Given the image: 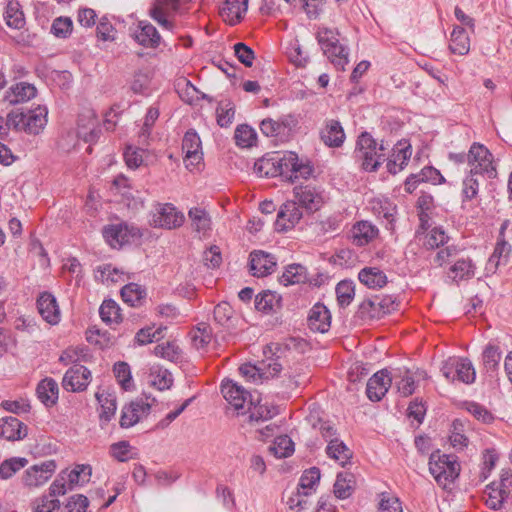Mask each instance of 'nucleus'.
Wrapping results in <instances>:
<instances>
[{
  "instance_id": "nucleus-1",
  "label": "nucleus",
  "mask_w": 512,
  "mask_h": 512,
  "mask_svg": "<svg viewBox=\"0 0 512 512\" xmlns=\"http://www.w3.org/2000/svg\"><path fill=\"white\" fill-rule=\"evenodd\" d=\"M385 150L383 143L378 144L370 133L363 132L357 139L354 154L365 171L373 172L385 161Z\"/></svg>"
},
{
  "instance_id": "nucleus-2",
  "label": "nucleus",
  "mask_w": 512,
  "mask_h": 512,
  "mask_svg": "<svg viewBox=\"0 0 512 512\" xmlns=\"http://www.w3.org/2000/svg\"><path fill=\"white\" fill-rule=\"evenodd\" d=\"M47 114V108L42 106L27 112L12 110L9 112V123L15 131L38 135L47 124Z\"/></svg>"
},
{
  "instance_id": "nucleus-3",
  "label": "nucleus",
  "mask_w": 512,
  "mask_h": 512,
  "mask_svg": "<svg viewBox=\"0 0 512 512\" xmlns=\"http://www.w3.org/2000/svg\"><path fill=\"white\" fill-rule=\"evenodd\" d=\"M429 471L436 482L446 488L458 477L460 465L455 456L440 454V451H436L430 455Z\"/></svg>"
},
{
  "instance_id": "nucleus-4",
  "label": "nucleus",
  "mask_w": 512,
  "mask_h": 512,
  "mask_svg": "<svg viewBox=\"0 0 512 512\" xmlns=\"http://www.w3.org/2000/svg\"><path fill=\"white\" fill-rule=\"evenodd\" d=\"M317 40L324 54L339 70H345L348 64V52L337 38V33L329 28H322L317 33Z\"/></svg>"
},
{
  "instance_id": "nucleus-5",
  "label": "nucleus",
  "mask_w": 512,
  "mask_h": 512,
  "mask_svg": "<svg viewBox=\"0 0 512 512\" xmlns=\"http://www.w3.org/2000/svg\"><path fill=\"white\" fill-rule=\"evenodd\" d=\"M467 162L474 174H485L490 179L497 175L496 168L493 166V156L482 144H472L467 153Z\"/></svg>"
},
{
  "instance_id": "nucleus-6",
  "label": "nucleus",
  "mask_w": 512,
  "mask_h": 512,
  "mask_svg": "<svg viewBox=\"0 0 512 512\" xmlns=\"http://www.w3.org/2000/svg\"><path fill=\"white\" fill-rule=\"evenodd\" d=\"M103 237L113 247H121L141 237L139 228L127 223H117L103 228Z\"/></svg>"
},
{
  "instance_id": "nucleus-7",
  "label": "nucleus",
  "mask_w": 512,
  "mask_h": 512,
  "mask_svg": "<svg viewBox=\"0 0 512 512\" xmlns=\"http://www.w3.org/2000/svg\"><path fill=\"white\" fill-rule=\"evenodd\" d=\"M183 213L176 210L172 204H159L152 217V225L158 228L174 229L184 223Z\"/></svg>"
},
{
  "instance_id": "nucleus-8",
  "label": "nucleus",
  "mask_w": 512,
  "mask_h": 512,
  "mask_svg": "<svg viewBox=\"0 0 512 512\" xmlns=\"http://www.w3.org/2000/svg\"><path fill=\"white\" fill-rule=\"evenodd\" d=\"M90 379V370L82 365H74L66 371L62 386L67 391L80 392L87 388Z\"/></svg>"
},
{
  "instance_id": "nucleus-9",
  "label": "nucleus",
  "mask_w": 512,
  "mask_h": 512,
  "mask_svg": "<svg viewBox=\"0 0 512 512\" xmlns=\"http://www.w3.org/2000/svg\"><path fill=\"white\" fill-rule=\"evenodd\" d=\"M221 392L226 401L237 411L243 410L246 403H251V394L232 380L222 382Z\"/></svg>"
},
{
  "instance_id": "nucleus-10",
  "label": "nucleus",
  "mask_w": 512,
  "mask_h": 512,
  "mask_svg": "<svg viewBox=\"0 0 512 512\" xmlns=\"http://www.w3.org/2000/svg\"><path fill=\"white\" fill-rule=\"evenodd\" d=\"M56 469L53 460L45 461L39 465H33L25 471L23 482L28 487H38L45 484Z\"/></svg>"
},
{
  "instance_id": "nucleus-11",
  "label": "nucleus",
  "mask_w": 512,
  "mask_h": 512,
  "mask_svg": "<svg viewBox=\"0 0 512 512\" xmlns=\"http://www.w3.org/2000/svg\"><path fill=\"white\" fill-rule=\"evenodd\" d=\"M396 375H388V371L383 369L376 372L367 382L366 394L371 401H380L387 393Z\"/></svg>"
},
{
  "instance_id": "nucleus-12",
  "label": "nucleus",
  "mask_w": 512,
  "mask_h": 512,
  "mask_svg": "<svg viewBox=\"0 0 512 512\" xmlns=\"http://www.w3.org/2000/svg\"><path fill=\"white\" fill-rule=\"evenodd\" d=\"M302 218V212L295 201L284 203L277 214L275 229L279 232L292 229Z\"/></svg>"
},
{
  "instance_id": "nucleus-13",
  "label": "nucleus",
  "mask_w": 512,
  "mask_h": 512,
  "mask_svg": "<svg viewBox=\"0 0 512 512\" xmlns=\"http://www.w3.org/2000/svg\"><path fill=\"white\" fill-rule=\"evenodd\" d=\"M202 145L198 134L194 130H189L185 133L182 140V150L185 153L186 167L190 165H197L202 160Z\"/></svg>"
},
{
  "instance_id": "nucleus-14",
  "label": "nucleus",
  "mask_w": 512,
  "mask_h": 512,
  "mask_svg": "<svg viewBox=\"0 0 512 512\" xmlns=\"http://www.w3.org/2000/svg\"><path fill=\"white\" fill-rule=\"evenodd\" d=\"M293 191L298 203L310 212L317 211L324 202L322 193L310 185L296 186Z\"/></svg>"
},
{
  "instance_id": "nucleus-15",
  "label": "nucleus",
  "mask_w": 512,
  "mask_h": 512,
  "mask_svg": "<svg viewBox=\"0 0 512 512\" xmlns=\"http://www.w3.org/2000/svg\"><path fill=\"white\" fill-rule=\"evenodd\" d=\"M150 404L143 399L132 401L129 405L124 406L120 418V426L129 428L138 423L142 415H147L150 411Z\"/></svg>"
},
{
  "instance_id": "nucleus-16",
  "label": "nucleus",
  "mask_w": 512,
  "mask_h": 512,
  "mask_svg": "<svg viewBox=\"0 0 512 512\" xmlns=\"http://www.w3.org/2000/svg\"><path fill=\"white\" fill-rule=\"evenodd\" d=\"M282 166L283 174L291 172L295 178L302 177L307 179L313 173V167L309 163L299 161L296 153L288 152L277 160Z\"/></svg>"
},
{
  "instance_id": "nucleus-17",
  "label": "nucleus",
  "mask_w": 512,
  "mask_h": 512,
  "mask_svg": "<svg viewBox=\"0 0 512 512\" xmlns=\"http://www.w3.org/2000/svg\"><path fill=\"white\" fill-rule=\"evenodd\" d=\"M276 267L274 257L264 251H253L250 254V270L253 276L264 277L271 274Z\"/></svg>"
},
{
  "instance_id": "nucleus-18",
  "label": "nucleus",
  "mask_w": 512,
  "mask_h": 512,
  "mask_svg": "<svg viewBox=\"0 0 512 512\" xmlns=\"http://www.w3.org/2000/svg\"><path fill=\"white\" fill-rule=\"evenodd\" d=\"M379 230L369 221H359L350 230V239L355 246L369 244L378 236Z\"/></svg>"
},
{
  "instance_id": "nucleus-19",
  "label": "nucleus",
  "mask_w": 512,
  "mask_h": 512,
  "mask_svg": "<svg viewBox=\"0 0 512 512\" xmlns=\"http://www.w3.org/2000/svg\"><path fill=\"white\" fill-rule=\"evenodd\" d=\"M28 428L16 417H4L0 419V437L8 441L22 440L27 436Z\"/></svg>"
},
{
  "instance_id": "nucleus-20",
  "label": "nucleus",
  "mask_w": 512,
  "mask_h": 512,
  "mask_svg": "<svg viewBox=\"0 0 512 512\" xmlns=\"http://www.w3.org/2000/svg\"><path fill=\"white\" fill-rule=\"evenodd\" d=\"M37 308L42 318L55 325L60 321V310L56 298L49 292H43L37 299Z\"/></svg>"
},
{
  "instance_id": "nucleus-21",
  "label": "nucleus",
  "mask_w": 512,
  "mask_h": 512,
  "mask_svg": "<svg viewBox=\"0 0 512 512\" xmlns=\"http://www.w3.org/2000/svg\"><path fill=\"white\" fill-rule=\"evenodd\" d=\"M134 40L146 48H157L161 37L157 29L149 22L140 21L133 33Z\"/></svg>"
},
{
  "instance_id": "nucleus-22",
  "label": "nucleus",
  "mask_w": 512,
  "mask_h": 512,
  "mask_svg": "<svg viewBox=\"0 0 512 512\" xmlns=\"http://www.w3.org/2000/svg\"><path fill=\"white\" fill-rule=\"evenodd\" d=\"M308 326L312 331L325 333L331 324V315L326 306L321 303L315 304L308 315Z\"/></svg>"
},
{
  "instance_id": "nucleus-23",
  "label": "nucleus",
  "mask_w": 512,
  "mask_h": 512,
  "mask_svg": "<svg viewBox=\"0 0 512 512\" xmlns=\"http://www.w3.org/2000/svg\"><path fill=\"white\" fill-rule=\"evenodd\" d=\"M248 9V0H225L220 15L229 25L238 24Z\"/></svg>"
},
{
  "instance_id": "nucleus-24",
  "label": "nucleus",
  "mask_w": 512,
  "mask_h": 512,
  "mask_svg": "<svg viewBox=\"0 0 512 512\" xmlns=\"http://www.w3.org/2000/svg\"><path fill=\"white\" fill-rule=\"evenodd\" d=\"M321 140L329 147H340L345 140V133L337 120L326 121L325 127L320 132Z\"/></svg>"
},
{
  "instance_id": "nucleus-25",
  "label": "nucleus",
  "mask_w": 512,
  "mask_h": 512,
  "mask_svg": "<svg viewBox=\"0 0 512 512\" xmlns=\"http://www.w3.org/2000/svg\"><path fill=\"white\" fill-rule=\"evenodd\" d=\"M37 90L34 85L27 82H20L7 91L4 101L10 105L26 102L36 96Z\"/></svg>"
},
{
  "instance_id": "nucleus-26",
  "label": "nucleus",
  "mask_w": 512,
  "mask_h": 512,
  "mask_svg": "<svg viewBox=\"0 0 512 512\" xmlns=\"http://www.w3.org/2000/svg\"><path fill=\"white\" fill-rule=\"evenodd\" d=\"M36 393L46 407H52L57 403L59 387L53 378H45L37 385Z\"/></svg>"
},
{
  "instance_id": "nucleus-27",
  "label": "nucleus",
  "mask_w": 512,
  "mask_h": 512,
  "mask_svg": "<svg viewBox=\"0 0 512 512\" xmlns=\"http://www.w3.org/2000/svg\"><path fill=\"white\" fill-rule=\"evenodd\" d=\"M359 281L371 289L382 288L387 283V277L377 267H365L358 274Z\"/></svg>"
},
{
  "instance_id": "nucleus-28",
  "label": "nucleus",
  "mask_w": 512,
  "mask_h": 512,
  "mask_svg": "<svg viewBox=\"0 0 512 512\" xmlns=\"http://www.w3.org/2000/svg\"><path fill=\"white\" fill-rule=\"evenodd\" d=\"M508 497V494L496 483V481L487 485L483 493L485 504L492 510H499L503 508Z\"/></svg>"
},
{
  "instance_id": "nucleus-29",
  "label": "nucleus",
  "mask_w": 512,
  "mask_h": 512,
  "mask_svg": "<svg viewBox=\"0 0 512 512\" xmlns=\"http://www.w3.org/2000/svg\"><path fill=\"white\" fill-rule=\"evenodd\" d=\"M281 307V296L271 291H263L255 297L257 311L269 314L276 312Z\"/></svg>"
},
{
  "instance_id": "nucleus-30",
  "label": "nucleus",
  "mask_w": 512,
  "mask_h": 512,
  "mask_svg": "<svg viewBox=\"0 0 512 512\" xmlns=\"http://www.w3.org/2000/svg\"><path fill=\"white\" fill-rule=\"evenodd\" d=\"M327 455L338 461L343 467L349 463L352 458V451L338 438L328 440L326 448Z\"/></svg>"
},
{
  "instance_id": "nucleus-31",
  "label": "nucleus",
  "mask_w": 512,
  "mask_h": 512,
  "mask_svg": "<svg viewBox=\"0 0 512 512\" xmlns=\"http://www.w3.org/2000/svg\"><path fill=\"white\" fill-rule=\"evenodd\" d=\"M96 398L101 406L99 413L100 421L103 424H107L115 415L117 409L116 397L112 393L97 392Z\"/></svg>"
},
{
  "instance_id": "nucleus-32",
  "label": "nucleus",
  "mask_w": 512,
  "mask_h": 512,
  "mask_svg": "<svg viewBox=\"0 0 512 512\" xmlns=\"http://www.w3.org/2000/svg\"><path fill=\"white\" fill-rule=\"evenodd\" d=\"M188 216L195 232L205 235L211 229V218L204 209L193 207L189 210Z\"/></svg>"
},
{
  "instance_id": "nucleus-33",
  "label": "nucleus",
  "mask_w": 512,
  "mask_h": 512,
  "mask_svg": "<svg viewBox=\"0 0 512 512\" xmlns=\"http://www.w3.org/2000/svg\"><path fill=\"white\" fill-rule=\"evenodd\" d=\"M355 487V477L349 472H341L337 474L334 483V494L339 499H346L352 495Z\"/></svg>"
},
{
  "instance_id": "nucleus-34",
  "label": "nucleus",
  "mask_w": 512,
  "mask_h": 512,
  "mask_svg": "<svg viewBox=\"0 0 512 512\" xmlns=\"http://www.w3.org/2000/svg\"><path fill=\"white\" fill-rule=\"evenodd\" d=\"M474 274L475 266L469 258L458 259L450 267V278L457 283L472 278Z\"/></svg>"
},
{
  "instance_id": "nucleus-35",
  "label": "nucleus",
  "mask_w": 512,
  "mask_h": 512,
  "mask_svg": "<svg viewBox=\"0 0 512 512\" xmlns=\"http://www.w3.org/2000/svg\"><path fill=\"white\" fill-rule=\"evenodd\" d=\"M450 50L454 54L465 55L470 50L469 37L461 26H455L451 33Z\"/></svg>"
},
{
  "instance_id": "nucleus-36",
  "label": "nucleus",
  "mask_w": 512,
  "mask_h": 512,
  "mask_svg": "<svg viewBox=\"0 0 512 512\" xmlns=\"http://www.w3.org/2000/svg\"><path fill=\"white\" fill-rule=\"evenodd\" d=\"M281 158L282 156L279 154H276L271 158H262L255 163L254 170L259 176L283 175L282 166H280L277 161Z\"/></svg>"
},
{
  "instance_id": "nucleus-37",
  "label": "nucleus",
  "mask_w": 512,
  "mask_h": 512,
  "mask_svg": "<svg viewBox=\"0 0 512 512\" xmlns=\"http://www.w3.org/2000/svg\"><path fill=\"white\" fill-rule=\"evenodd\" d=\"M87 118L89 121V127H86L84 124H82V117L79 118L77 135L87 143H94L98 140L101 129L97 126V121L92 112H89Z\"/></svg>"
},
{
  "instance_id": "nucleus-38",
  "label": "nucleus",
  "mask_w": 512,
  "mask_h": 512,
  "mask_svg": "<svg viewBox=\"0 0 512 512\" xmlns=\"http://www.w3.org/2000/svg\"><path fill=\"white\" fill-rule=\"evenodd\" d=\"M4 18L6 20V24L14 29H21L25 25L24 14L20 9V4L16 1L8 2Z\"/></svg>"
},
{
  "instance_id": "nucleus-39",
  "label": "nucleus",
  "mask_w": 512,
  "mask_h": 512,
  "mask_svg": "<svg viewBox=\"0 0 512 512\" xmlns=\"http://www.w3.org/2000/svg\"><path fill=\"white\" fill-rule=\"evenodd\" d=\"M392 375H396V378H393V380L396 383L398 392L403 397H408L414 393L415 381L408 370L402 371L397 369Z\"/></svg>"
},
{
  "instance_id": "nucleus-40",
  "label": "nucleus",
  "mask_w": 512,
  "mask_h": 512,
  "mask_svg": "<svg viewBox=\"0 0 512 512\" xmlns=\"http://www.w3.org/2000/svg\"><path fill=\"white\" fill-rule=\"evenodd\" d=\"M234 139L237 146L242 148H249L255 145L257 134L253 128L246 124L237 126L234 134Z\"/></svg>"
},
{
  "instance_id": "nucleus-41",
  "label": "nucleus",
  "mask_w": 512,
  "mask_h": 512,
  "mask_svg": "<svg viewBox=\"0 0 512 512\" xmlns=\"http://www.w3.org/2000/svg\"><path fill=\"white\" fill-rule=\"evenodd\" d=\"M269 450L277 458H286L294 452V443L289 436L282 435L275 439Z\"/></svg>"
},
{
  "instance_id": "nucleus-42",
  "label": "nucleus",
  "mask_w": 512,
  "mask_h": 512,
  "mask_svg": "<svg viewBox=\"0 0 512 512\" xmlns=\"http://www.w3.org/2000/svg\"><path fill=\"white\" fill-rule=\"evenodd\" d=\"M306 279V269L300 264H293L286 268L280 281L285 286L304 282Z\"/></svg>"
},
{
  "instance_id": "nucleus-43",
  "label": "nucleus",
  "mask_w": 512,
  "mask_h": 512,
  "mask_svg": "<svg viewBox=\"0 0 512 512\" xmlns=\"http://www.w3.org/2000/svg\"><path fill=\"white\" fill-rule=\"evenodd\" d=\"M101 319L107 324L121 321L120 308L114 300H105L99 309Z\"/></svg>"
},
{
  "instance_id": "nucleus-44",
  "label": "nucleus",
  "mask_w": 512,
  "mask_h": 512,
  "mask_svg": "<svg viewBox=\"0 0 512 512\" xmlns=\"http://www.w3.org/2000/svg\"><path fill=\"white\" fill-rule=\"evenodd\" d=\"M475 370L471 361L467 358H460L457 360L455 368V380H459L463 383H473L475 380Z\"/></svg>"
},
{
  "instance_id": "nucleus-45",
  "label": "nucleus",
  "mask_w": 512,
  "mask_h": 512,
  "mask_svg": "<svg viewBox=\"0 0 512 512\" xmlns=\"http://www.w3.org/2000/svg\"><path fill=\"white\" fill-rule=\"evenodd\" d=\"M320 480V470L317 467H312L306 470L300 478L299 488L303 491L304 496H308L314 491V487Z\"/></svg>"
},
{
  "instance_id": "nucleus-46",
  "label": "nucleus",
  "mask_w": 512,
  "mask_h": 512,
  "mask_svg": "<svg viewBox=\"0 0 512 512\" xmlns=\"http://www.w3.org/2000/svg\"><path fill=\"white\" fill-rule=\"evenodd\" d=\"M338 304L341 307L348 306L355 296V286L352 281L343 280L340 281L335 289Z\"/></svg>"
},
{
  "instance_id": "nucleus-47",
  "label": "nucleus",
  "mask_w": 512,
  "mask_h": 512,
  "mask_svg": "<svg viewBox=\"0 0 512 512\" xmlns=\"http://www.w3.org/2000/svg\"><path fill=\"white\" fill-rule=\"evenodd\" d=\"M146 295L145 289L136 283H129L121 289V296L124 302L136 306Z\"/></svg>"
},
{
  "instance_id": "nucleus-48",
  "label": "nucleus",
  "mask_w": 512,
  "mask_h": 512,
  "mask_svg": "<svg viewBox=\"0 0 512 512\" xmlns=\"http://www.w3.org/2000/svg\"><path fill=\"white\" fill-rule=\"evenodd\" d=\"M235 106L230 100L222 101L216 109L217 124L220 127H228L234 119Z\"/></svg>"
},
{
  "instance_id": "nucleus-49",
  "label": "nucleus",
  "mask_w": 512,
  "mask_h": 512,
  "mask_svg": "<svg viewBox=\"0 0 512 512\" xmlns=\"http://www.w3.org/2000/svg\"><path fill=\"white\" fill-rule=\"evenodd\" d=\"M382 313V306L380 302L373 299H365L358 308V316L363 319L379 318Z\"/></svg>"
},
{
  "instance_id": "nucleus-50",
  "label": "nucleus",
  "mask_w": 512,
  "mask_h": 512,
  "mask_svg": "<svg viewBox=\"0 0 512 512\" xmlns=\"http://www.w3.org/2000/svg\"><path fill=\"white\" fill-rule=\"evenodd\" d=\"M290 127L288 120L278 122L273 119H264L260 124L261 132L267 137H276L285 133V130Z\"/></svg>"
},
{
  "instance_id": "nucleus-51",
  "label": "nucleus",
  "mask_w": 512,
  "mask_h": 512,
  "mask_svg": "<svg viewBox=\"0 0 512 512\" xmlns=\"http://www.w3.org/2000/svg\"><path fill=\"white\" fill-rule=\"evenodd\" d=\"M411 156V152L408 147L398 149L397 153L393 154V159H389L387 162V169L391 174H396L401 171L407 164Z\"/></svg>"
},
{
  "instance_id": "nucleus-52",
  "label": "nucleus",
  "mask_w": 512,
  "mask_h": 512,
  "mask_svg": "<svg viewBox=\"0 0 512 512\" xmlns=\"http://www.w3.org/2000/svg\"><path fill=\"white\" fill-rule=\"evenodd\" d=\"M211 328L202 323L191 333L192 344L196 349H204L211 341Z\"/></svg>"
},
{
  "instance_id": "nucleus-53",
  "label": "nucleus",
  "mask_w": 512,
  "mask_h": 512,
  "mask_svg": "<svg viewBox=\"0 0 512 512\" xmlns=\"http://www.w3.org/2000/svg\"><path fill=\"white\" fill-rule=\"evenodd\" d=\"M27 459L25 458H11L7 459L0 465V478L1 479H9L16 472L26 466Z\"/></svg>"
},
{
  "instance_id": "nucleus-54",
  "label": "nucleus",
  "mask_w": 512,
  "mask_h": 512,
  "mask_svg": "<svg viewBox=\"0 0 512 512\" xmlns=\"http://www.w3.org/2000/svg\"><path fill=\"white\" fill-rule=\"evenodd\" d=\"M154 354L171 362H176L180 358L181 350L174 342L158 344L154 348Z\"/></svg>"
},
{
  "instance_id": "nucleus-55",
  "label": "nucleus",
  "mask_w": 512,
  "mask_h": 512,
  "mask_svg": "<svg viewBox=\"0 0 512 512\" xmlns=\"http://www.w3.org/2000/svg\"><path fill=\"white\" fill-rule=\"evenodd\" d=\"M113 371L120 386L124 390H129L133 385L130 366L126 362H117Z\"/></svg>"
},
{
  "instance_id": "nucleus-56",
  "label": "nucleus",
  "mask_w": 512,
  "mask_h": 512,
  "mask_svg": "<svg viewBox=\"0 0 512 512\" xmlns=\"http://www.w3.org/2000/svg\"><path fill=\"white\" fill-rule=\"evenodd\" d=\"M72 29L73 23L69 17H58L52 23L51 33L59 38H67Z\"/></svg>"
},
{
  "instance_id": "nucleus-57",
  "label": "nucleus",
  "mask_w": 512,
  "mask_h": 512,
  "mask_svg": "<svg viewBox=\"0 0 512 512\" xmlns=\"http://www.w3.org/2000/svg\"><path fill=\"white\" fill-rule=\"evenodd\" d=\"M501 360V352L499 348L488 345L483 352V362L487 371H495Z\"/></svg>"
},
{
  "instance_id": "nucleus-58",
  "label": "nucleus",
  "mask_w": 512,
  "mask_h": 512,
  "mask_svg": "<svg viewBox=\"0 0 512 512\" xmlns=\"http://www.w3.org/2000/svg\"><path fill=\"white\" fill-rule=\"evenodd\" d=\"M481 175L482 174H474L472 170H470V174L464 179L462 194L465 200H471L477 195L479 188L478 176Z\"/></svg>"
},
{
  "instance_id": "nucleus-59",
  "label": "nucleus",
  "mask_w": 512,
  "mask_h": 512,
  "mask_svg": "<svg viewBox=\"0 0 512 512\" xmlns=\"http://www.w3.org/2000/svg\"><path fill=\"white\" fill-rule=\"evenodd\" d=\"M448 241V236L442 228H433L426 236L424 245L429 249L440 248Z\"/></svg>"
},
{
  "instance_id": "nucleus-60",
  "label": "nucleus",
  "mask_w": 512,
  "mask_h": 512,
  "mask_svg": "<svg viewBox=\"0 0 512 512\" xmlns=\"http://www.w3.org/2000/svg\"><path fill=\"white\" fill-rule=\"evenodd\" d=\"M60 508L58 499H51L48 495H43L34 502L33 509L35 512H54Z\"/></svg>"
},
{
  "instance_id": "nucleus-61",
  "label": "nucleus",
  "mask_w": 512,
  "mask_h": 512,
  "mask_svg": "<svg viewBox=\"0 0 512 512\" xmlns=\"http://www.w3.org/2000/svg\"><path fill=\"white\" fill-rule=\"evenodd\" d=\"M379 512H403L398 498L388 494H382L378 505Z\"/></svg>"
},
{
  "instance_id": "nucleus-62",
  "label": "nucleus",
  "mask_w": 512,
  "mask_h": 512,
  "mask_svg": "<svg viewBox=\"0 0 512 512\" xmlns=\"http://www.w3.org/2000/svg\"><path fill=\"white\" fill-rule=\"evenodd\" d=\"M234 51L237 59L246 67H251L255 58L254 51L244 43L234 45Z\"/></svg>"
},
{
  "instance_id": "nucleus-63",
  "label": "nucleus",
  "mask_w": 512,
  "mask_h": 512,
  "mask_svg": "<svg viewBox=\"0 0 512 512\" xmlns=\"http://www.w3.org/2000/svg\"><path fill=\"white\" fill-rule=\"evenodd\" d=\"M467 410L478 420L483 423L489 424L494 420L492 413L487 410L484 406L471 402L467 405Z\"/></svg>"
},
{
  "instance_id": "nucleus-64",
  "label": "nucleus",
  "mask_w": 512,
  "mask_h": 512,
  "mask_svg": "<svg viewBox=\"0 0 512 512\" xmlns=\"http://www.w3.org/2000/svg\"><path fill=\"white\" fill-rule=\"evenodd\" d=\"M88 505V498L82 494H77L70 497L66 508L68 512H85Z\"/></svg>"
}]
</instances>
